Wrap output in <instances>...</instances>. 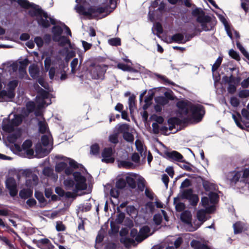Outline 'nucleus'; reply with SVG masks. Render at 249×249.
Instances as JSON below:
<instances>
[{
  "label": "nucleus",
  "mask_w": 249,
  "mask_h": 249,
  "mask_svg": "<svg viewBox=\"0 0 249 249\" xmlns=\"http://www.w3.org/2000/svg\"><path fill=\"white\" fill-rule=\"evenodd\" d=\"M53 33V40L54 41H58V38H59L63 33L62 28L58 25L54 26L52 28Z\"/></svg>",
  "instance_id": "obj_16"
},
{
  "label": "nucleus",
  "mask_w": 249,
  "mask_h": 249,
  "mask_svg": "<svg viewBox=\"0 0 249 249\" xmlns=\"http://www.w3.org/2000/svg\"><path fill=\"white\" fill-rule=\"evenodd\" d=\"M234 234H239L243 231V227L240 222H236L233 225Z\"/></svg>",
  "instance_id": "obj_31"
},
{
  "label": "nucleus",
  "mask_w": 249,
  "mask_h": 249,
  "mask_svg": "<svg viewBox=\"0 0 249 249\" xmlns=\"http://www.w3.org/2000/svg\"><path fill=\"white\" fill-rule=\"evenodd\" d=\"M18 81L17 80H13L12 81H10L8 84V86L9 87V90L10 91H12L13 92H14V90L16 87L18 86Z\"/></svg>",
  "instance_id": "obj_42"
},
{
  "label": "nucleus",
  "mask_w": 249,
  "mask_h": 249,
  "mask_svg": "<svg viewBox=\"0 0 249 249\" xmlns=\"http://www.w3.org/2000/svg\"><path fill=\"white\" fill-rule=\"evenodd\" d=\"M177 107H178L180 114L187 115L188 114L190 106H188V102L183 101H178L177 103Z\"/></svg>",
  "instance_id": "obj_10"
},
{
  "label": "nucleus",
  "mask_w": 249,
  "mask_h": 249,
  "mask_svg": "<svg viewBox=\"0 0 249 249\" xmlns=\"http://www.w3.org/2000/svg\"><path fill=\"white\" fill-rule=\"evenodd\" d=\"M193 191L192 189H189L183 190L182 192V194L181 195V198L182 199H188L193 196Z\"/></svg>",
  "instance_id": "obj_26"
},
{
  "label": "nucleus",
  "mask_w": 249,
  "mask_h": 249,
  "mask_svg": "<svg viewBox=\"0 0 249 249\" xmlns=\"http://www.w3.org/2000/svg\"><path fill=\"white\" fill-rule=\"evenodd\" d=\"M85 7L82 5L77 7V12L85 16L91 17L92 18H97L99 15L106 12L107 10V7L90 6L88 8L87 11H85Z\"/></svg>",
  "instance_id": "obj_2"
},
{
  "label": "nucleus",
  "mask_w": 249,
  "mask_h": 249,
  "mask_svg": "<svg viewBox=\"0 0 249 249\" xmlns=\"http://www.w3.org/2000/svg\"><path fill=\"white\" fill-rule=\"evenodd\" d=\"M222 57L219 56L216 60L215 61V63L213 64V65L212 66V71L213 72L215 71H216L218 68L220 67L222 61Z\"/></svg>",
  "instance_id": "obj_41"
},
{
  "label": "nucleus",
  "mask_w": 249,
  "mask_h": 249,
  "mask_svg": "<svg viewBox=\"0 0 249 249\" xmlns=\"http://www.w3.org/2000/svg\"><path fill=\"white\" fill-rule=\"evenodd\" d=\"M38 130L40 133L42 134L45 133L47 131V124L45 122L41 121H39L38 123Z\"/></svg>",
  "instance_id": "obj_39"
},
{
  "label": "nucleus",
  "mask_w": 249,
  "mask_h": 249,
  "mask_svg": "<svg viewBox=\"0 0 249 249\" xmlns=\"http://www.w3.org/2000/svg\"><path fill=\"white\" fill-rule=\"evenodd\" d=\"M118 166L119 167L129 169L133 166V163L129 161L120 160L118 163Z\"/></svg>",
  "instance_id": "obj_33"
},
{
  "label": "nucleus",
  "mask_w": 249,
  "mask_h": 249,
  "mask_svg": "<svg viewBox=\"0 0 249 249\" xmlns=\"http://www.w3.org/2000/svg\"><path fill=\"white\" fill-rule=\"evenodd\" d=\"M73 176L76 184L75 188L73 189L74 193H77L80 190H85L87 188L86 183V178L81 175L79 172H74L73 173Z\"/></svg>",
  "instance_id": "obj_5"
},
{
  "label": "nucleus",
  "mask_w": 249,
  "mask_h": 249,
  "mask_svg": "<svg viewBox=\"0 0 249 249\" xmlns=\"http://www.w3.org/2000/svg\"><path fill=\"white\" fill-rule=\"evenodd\" d=\"M5 185L9 191L10 195L14 197L18 194V189L16 180L12 177H9L6 180Z\"/></svg>",
  "instance_id": "obj_8"
},
{
  "label": "nucleus",
  "mask_w": 249,
  "mask_h": 249,
  "mask_svg": "<svg viewBox=\"0 0 249 249\" xmlns=\"http://www.w3.org/2000/svg\"><path fill=\"white\" fill-rule=\"evenodd\" d=\"M2 128L6 132L11 133L14 131V127L12 124L10 119L4 118L2 124Z\"/></svg>",
  "instance_id": "obj_11"
},
{
  "label": "nucleus",
  "mask_w": 249,
  "mask_h": 249,
  "mask_svg": "<svg viewBox=\"0 0 249 249\" xmlns=\"http://www.w3.org/2000/svg\"><path fill=\"white\" fill-rule=\"evenodd\" d=\"M112 153L113 151L111 147L105 148L102 152V156L103 158L102 159V161L107 163H113L115 160L111 157Z\"/></svg>",
  "instance_id": "obj_9"
},
{
  "label": "nucleus",
  "mask_w": 249,
  "mask_h": 249,
  "mask_svg": "<svg viewBox=\"0 0 249 249\" xmlns=\"http://www.w3.org/2000/svg\"><path fill=\"white\" fill-rule=\"evenodd\" d=\"M31 8L28 11L29 15L31 17H36L38 24L43 28H47L50 27V24L48 19V15L39 5L32 3Z\"/></svg>",
  "instance_id": "obj_1"
},
{
  "label": "nucleus",
  "mask_w": 249,
  "mask_h": 249,
  "mask_svg": "<svg viewBox=\"0 0 249 249\" xmlns=\"http://www.w3.org/2000/svg\"><path fill=\"white\" fill-rule=\"evenodd\" d=\"M19 78L21 79H23L25 76H27L26 69L19 67L18 68Z\"/></svg>",
  "instance_id": "obj_60"
},
{
  "label": "nucleus",
  "mask_w": 249,
  "mask_h": 249,
  "mask_svg": "<svg viewBox=\"0 0 249 249\" xmlns=\"http://www.w3.org/2000/svg\"><path fill=\"white\" fill-rule=\"evenodd\" d=\"M37 97L43 100L47 99L49 97V92L43 89L40 88L37 91Z\"/></svg>",
  "instance_id": "obj_25"
},
{
  "label": "nucleus",
  "mask_w": 249,
  "mask_h": 249,
  "mask_svg": "<svg viewBox=\"0 0 249 249\" xmlns=\"http://www.w3.org/2000/svg\"><path fill=\"white\" fill-rule=\"evenodd\" d=\"M35 196L40 204L45 205L47 203V200L45 198L42 192L36 191L35 193Z\"/></svg>",
  "instance_id": "obj_22"
},
{
  "label": "nucleus",
  "mask_w": 249,
  "mask_h": 249,
  "mask_svg": "<svg viewBox=\"0 0 249 249\" xmlns=\"http://www.w3.org/2000/svg\"><path fill=\"white\" fill-rule=\"evenodd\" d=\"M209 199L212 204H215L218 200L219 196L216 193L210 192L209 194Z\"/></svg>",
  "instance_id": "obj_30"
},
{
  "label": "nucleus",
  "mask_w": 249,
  "mask_h": 249,
  "mask_svg": "<svg viewBox=\"0 0 249 249\" xmlns=\"http://www.w3.org/2000/svg\"><path fill=\"white\" fill-rule=\"evenodd\" d=\"M29 72L33 79L39 77L40 71L37 65L35 64L31 65L29 67Z\"/></svg>",
  "instance_id": "obj_12"
},
{
  "label": "nucleus",
  "mask_w": 249,
  "mask_h": 249,
  "mask_svg": "<svg viewBox=\"0 0 249 249\" xmlns=\"http://www.w3.org/2000/svg\"><path fill=\"white\" fill-rule=\"evenodd\" d=\"M125 213H118L116 215V218L115 220V222L117 224H121L124 218H125Z\"/></svg>",
  "instance_id": "obj_44"
},
{
  "label": "nucleus",
  "mask_w": 249,
  "mask_h": 249,
  "mask_svg": "<svg viewBox=\"0 0 249 249\" xmlns=\"http://www.w3.org/2000/svg\"><path fill=\"white\" fill-rule=\"evenodd\" d=\"M100 147L98 143H95L90 146V154L94 156H97L99 154Z\"/></svg>",
  "instance_id": "obj_28"
},
{
  "label": "nucleus",
  "mask_w": 249,
  "mask_h": 249,
  "mask_svg": "<svg viewBox=\"0 0 249 249\" xmlns=\"http://www.w3.org/2000/svg\"><path fill=\"white\" fill-rule=\"evenodd\" d=\"M64 184L67 189H71L75 185L74 181L71 179L64 180Z\"/></svg>",
  "instance_id": "obj_49"
},
{
  "label": "nucleus",
  "mask_w": 249,
  "mask_h": 249,
  "mask_svg": "<svg viewBox=\"0 0 249 249\" xmlns=\"http://www.w3.org/2000/svg\"><path fill=\"white\" fill-rule=\"evenodd\" d=\"M241 173L239 172H232L229 173L228 175V178L231 183L235 184L239 181L241 177Z\"/></svg>",
  "instance_id": "obj_18"
},
{
  "label": "nucleus",
  "mask_w": 249,
  "mask_h": 249,
  "mask_svg": "<svg viewBox=\"0 0 249 249\" xmlns=\"http://www.w3.org/2000/svg\"><path fill=\"white\" fill-rule=\"evenodd\" d=\"M33 189L31 188L22 189L19 192V196L21 199H26L33 195Z\"/></svg>",
  "instance_id": "obj_19"
},
{
  "label": "nucleus",
  "mask_w": 249,
  "mask_h": 249,
  "mask_svg": "<svg viewBox=\"0 0 249 249\" xmlns=\"http://www.w3.org/2000/svg\"><path fill=\"white\" fill-rule=\"evenodd\" d=\"M181 220L188 225H192V213L189 211H185L182 213L180 215Z\"/></svg>",
  "instance_id": "obj_13"
},
{
  "label": "nucleus",
  "mask_w": 249,
  "mask_h": 249,
  "mask_svg": "<svg viewBox=\"0 0 249 249\" xmlns=\"http://www.w3.org/2000/svg\"><path fill=\"white\" fill-rule=\"evenodd\" d=\"M212 18L207 15H201L196 18V21L201 24L202 30L205 31H209L212 30L213 25L211 23Z\"/></svg>",
  "instance_id": "obj_6"
},
{
  "label": "nucleus",
  "mask_w": 249,
  "mask_h": 249,
  "mask_svg": "<svg viewBox=\"0 0 249 249\" xmlns=\"http://www.w3.org/2000/svg\"><path fill=\"white\" fill-rule=\"evenodd\" d=\"M163 158L168 160H173L178 162H181L183 163H186L188 164L191 165V163L185 160H183V157L179 152L176 151H172L169 152L168 151H165L164 152V155L160 154Z\"/></svg>",
  "instance_id": "obj_7"
},
{
  "label": "nucleus",
  "mask_w": 249,
  "mask_h": 249,
  "mask_svg": "<svg viewBox=\"0 0 249 249\" xmlns=\"http://www.w3.org/2000/svg\"><path fill=\"white\" fill-rule=\"evenodd\" d=\"M229 54L231 57L237 61H239L240 60L239 54L237 53V52L235 51L233 49H231L229 51Z\"/></svg>",
  "instance_id": "obj_50"
},
{
  "label": "nucleus",
  "mask_w": 249,
  "mask_h": 249,
  "mask_svg": "<svg viewBox=\"0 0 249 249\" xmlns=\"http://www.w3.org/2000/svg\"><path fill=\"white\" fill-rule=\"evenodd\" d=\"M52 60L50 57H47L44 60V68L46 71H48L51 68Z\"/></svg>",
  "instance_id": "obj_59"
},
{
  "label": "nucleus",
  "mask_w": 249,
  "mask_h": 249,
  "mask_svg": "<svg viewBox=\"0 0 249 249\" xmlns=\"http://www.w3.org/2000/svg\"><path fill=\"white\" fill-rule=\"evenodd\" d=\"M67 166V164L65 162H60L55 166V171L58 173H60L65 170Z\"/></svg>",
  "instance_id": "obj_32"
},
{
  "label": "nucleus",
  "mask_w": 249,
  "mask_h": 249,
  "mask_svg": "<svg viewBox=\"0 0 249 249\" xmlns=\"http://www.w3.org/2000/svg\"><path fill=\"white\" fill-rule=\"evenodd\" d=\"M15 96V92L8 90L6 91L4 89L1 90L0 92V99L6 101L7 99H12Z\"/></svg>",
  "instance_id": "obj_14"
},
{
  "label": "nucleus",
  "mask_w": 249,
  "mask_h": 249,
  "mask_svg": "<svg viewBox=\"0 0 249 249\" xmlns=\"http://www.w3.org/2000/svg\"><path fill=\"white\" fill-rule=\"evenodd\" d=\"M189 109L192 113V118L196 123L200 122L205 113L204 107L200 104H191Z\"/></svg>",
  "instance_id": "obj_3"
},
{
  "label": "nucleus",
  "mask_w": 249,
  "mask_h": 249,
  "mask_svg": "<svg viewBox=\"0 0 249 249\" xmlns=\"http://www.w3.org/2000/svg\"><path fill=\"white\" fill-rule=\"evenodd\" d=\"M236 46L237 48L241 52L244 56H245L246 58L249 61V53L243 47L242 44L238 41L236 42Z\"/></svg>",
  "instance_id": "obj_35"
},
{
  "label": "nucleus",
  "mask_w": 249,
  "mask_h": 249,
  "mask_svg": "<svg viewBox=\"0 0 249 249\" xmlns=\"http://www.w3.org/2000/svg\"><path fill=\"white\" fill-rule=\"evenodd\" d=\"M162 220V216L160 213L155 214L153 216V221L157 225H160L161 223Z\"/></svg>",
  "instance_id": "obj_56"
},
{
  "label": "nucleus",
  "mask_w": 249,
  "mask_h": 249,
  "mask_svg": "<svg viewBox=\"0 0 249 249\" xmlns=\"http://www.w3.org/2000/svg\"><path fill=\"white\" fill-rule=\"evenodd\" d=\"M236 86L232 84H229V86L227 88V91L229 93L232 94H234L236 91Z\"/></svg>",
  "instance_id": "obj_61"
},
{
  "label": "nucleus",
  "mask_w": 249,
  "mask_h": 249,
  "mask_svg": "<svg viewBox=\"0 0 249 249\" xmlns=\"http://www.w3.org/2000/svg\"><path fill=\"white\" fill-rule=\"evenodd\" d=\"M35 107H36V105L34 102L29 101L27 103L26 108H27V110L29 112H33L35 109Z\"/></svg>",
  "instance_id": "obj_57"
},
{
  "label": "nucleus",
  "mask_w": 249,
  "mask_h": 249,
  "mask_svg": "<svg viewBox=\"0 0 249 249\" xmlns=\"http://www.w3.org/2000/svg\"><path fill=\"white\" fill-rule=\"evenodd\" d=\"M243 181L249 183V169H246L243 173Z\"/></svg>",
  "instance_id": "obj_64"
},
{
  "label": "nucleus",
  "mask_w": 249,
  "mask_h": 249,
  "mask_svg": "<svg viewBox=\"0 0 249 249\" xmlns=\"http://www.w3.org/2000/svg\"><path fill=\"white\" fill-rule=\"evenodd\" d=\"M199 198L196 195L193 194V196L189 199V202L192 206H196L198 203Z\"/></svg>",
  "instance_id": "obj_51"
},
{
  "label": "nucleus",
  "mask_w": 249,
  "mask_h": 249,
  "mask_svg": "<svg viewBox=\"0 0 249 249\" xmlns=\"http://www.w3.org/2000/svg\"><path fill=\"white\" fill-rule=\"evenodd\" d=\"M58 41H54V42H58L59 46L63 47L67 44H71L70 40L64 36H61L58 38Z\"/></svg>",
  "instance_id": "obj_23"
},
{
  "label": "nucleus",
  "mask_w": 249,
  "mask_h": 249,
  "mask_svg": "<svg viewBox=\"0 0 249 249\" xmlns=\"http://www.w3.org/2000/svg\"><path fill=\"white\" fill-rule=\"evenodd\" d=\"M156 102L160 105H165L168 103V100L163 96H159L155 98Z\"/></svg>",
  "instance_id": "obj_48"
},
{
  "label": "nucleus",
  "mask_w": 249,
  "mask_h": 249,
  "mask_svg": "<svg viewBox=\"0 0 249 249\" xmlns=\"http://www.w3.org/2000/svg\"><path fill=\"white\" fill-rule=\"evenodd\" d=\"M135 96L134 95H132L129 97L128 99V105H129V108L130 111V113H132V108L135 107Z\"/></svg>",
  "instance_id": "obj_53"
},
{
  "label": "nucleus",
  "mask_w": 249,
  "mask_h": 249,
  "mask_svg": "<svg viewBox=\"0 0 249 249\" xmlns=\"http://www.w3.org/2000/svg\"><path fill=\"white\" fill-rule=\"evenodd\" d=\"M36 151L37 154L40 155L41 157H44L50 152V150H48L46 148L43 147L41 144L36 146Z\"/></svg>",
  "instance_id": "obj_20"
},
{
  "label": "nucleus",
  "mask_w": 249,
  "mask_h": 249,
  "mask_svg": "<svg viewBox=\"0 0 249 249\" xmlns=\"http://www.w3.org/2000/svg\"><path fill=\"white\" fill-rule=\"evenodd\" d=\"M126 186V181L123 178L119 179L116 183V187L118 189H122Z\"/></svg>",
  "instance_id": "obj_43"
},
{
  "label": "nucleus",
  "mask_w": 249,
  "mask_h": 249,
  "mask_svg": "<svg viewBox=\"0 0 249 249\" xmlns=\"http://www.w3.org/2000/svg\"><path fill=\"white\" fill-rule=\"evenodd\" d=\"M173 41L178 43H181L184 39V36L182 34L177 33L174 35L171 38Z\"/></svg>",
  "instance_id": "obj_38"
},
{
  "label": "nucleus",
  "mask_w": 249,
  "mask_h": 249,
  "mask_svg": "<svg viewBox=\"0 0 249 249\" xmlns=\"http://www.w3.org/2000/svg\"><path fill=\"white\" fill-rule=\"evenodd\" d=\"M118 133L112 134L109 136V141L113 144H117L118 143Z\"/></svg>",
  "instance_id": "obj_46"
},
{
  "label": "nucleus",
  "mask_w": 249,
  "mask_h": 249,
  "mask_svg": "<svg viewBox=\"0 0 249 249\" xmlns=\"http://www.w3.org/2000/svg\"><path fill=\"white\" fill-rule=\"evenodd\" d=\"M125 180L126 184L127 183L130 188L135 189L136 187L135 180L133 178L130 176H126Z\"/></svg>",
  "instance_id": "obj_29"
},
{
  "label": "nucleus",
  "mask_w": 249,
  "mask_h": 249,
  "mask_svg": "<svg viewBox=\"0 0 249 249\" xmlns=\"http://www.w3.org/2000/svg\"><path fill=\"white\" fill-rule=\"evenodd\" d=\"M192 185L191 180L186 178L181 184L180 189L182 190L184 188L189 187Z\"/></svg>",
  "instance_id": "obj_55"
},
{
  "label": "nucleus",
  "mask_w": 249,
  "mask_h": 249,
  "mask_svg": "<svg viewBox=\"0 0 249 249\" xmlns=\"http://www.w3.org/2000/svg\"><path fill=\"white\" fill-rule=\"evenodd\" d=\"M10 121L11 122L12 124H13L14 127H15V126H18L19 125L21 124L22 122V119L20 116L18 115H15L14 118L10 120Z\"/></svg>",
  "instance_id": "obj_27"
},
{
  "label": "nucleus",
  "mask_w": 249,
  "mask_h": 249,
  "mask_svg": "<svg viewBox=\"0 0 249 249\" xmlns=\"http://www.w3.org/2000/svg\"><path fill=\"white\" fill-rule=\"evenodd\" d=\"M201 178L202 179V183L203 187L206 191L212 192V191H214L216 190L217 186L215 184L211 183L208 180H206Z\"/></svg>",
  "instance_id": "obj_17"
},
{
  "label": "nucleus",
  "mask_w": 249,
  "mask_h": 249,
  "mask_svg": "<svg viewBox=\"0 0 249 249\" xmlns=\"http://www.w3.org/2000/svg\"><path fill=\"white\" fill-rule=\"evenodd\" d=\"M197 218L201 222H204L206 220V213L204 211L199 210L197 212Z\"/></svg>",
  "instance_id": "obj_45"
},
{
  "label": "nucleus",
  "mask_w": 249,
  "mask_h": 249,
  "mask_svg": "<svg viewBox=\"0 0 249 249\" xmlns=\"http://www.w3.org/2000/svg\"><path fill=\"white\" fill-rule=\"evenodd\" d=\"M90 66L92 67L90 70V73L93 79H103L104 78L107 68V65L104 64L96 65L94 63H92Z\"/></svg>",
  "instance_id": "obj_4"
},
{
  "label": "nucleus",
  "mask_w": 249,
  "mask_h": 249,
  "mask_svg": "<svg viewBox=\"0 0 249 249\" xmlns=\"http://www.w3.org/2000/svg\"><path fill=\"white\" fill-rule=\"evenodd\" d=\"M237 96L240 98L249 97V89H243L240 90L238 93Z\"/></svg>",
  "instance_id": "obj_54"
},
{
  "label": "nucleus",
  "mask_w": 249,
  "mask_h": 249,
  "mask_svg": "<svg viewBox=\"0 0 249 249\" xmlns=\"http://www.w3.org/2000/svg\"><path fill=\"white\" fill-rule=\"evenodd\" d=\"M124 139L127 142L133 143L134 140V136L128 131L123 134Z\"/></svg>",
  "instance_id": "obj_37"
},
{
  "label": "nucleus",
  "mask_w": 249,
  "mask_h": 249,
  "mask_svg": "<svg viewBox=\"0 0 249 249\" xmlns=\"http://www.w3.org/2000/svg\"><path fill=\"white\" fill-rule=\"evenodd\" d=\"M130 234L132 238H135V240L139 243L142 242L147 237L146 236L140 234V233H138L137 230L135 228L131 229Z\"/></svg>",
  "instance_id": "obj_15"
},
{
  "label": "nucleus",
  "mask_w": 249,
  "mask_h": 249,
  "mask_svg": "<svg viewBox=\"0 0 249 249\" xmlns=\"http://www.w3.org/2000/svg\"><path fill=\"white\" fill-rule=\"evenodd\" d=\"M129 130V125L127 124H122L118 125V133H123V134H124L125 132H127Z\"/></svg>",
  "instance_id": "obj_24"
},
{
  "label": "nucleus",
  "mask_w": 249,
  "mask_h": 249,
  "mask_svg": "<svg viewBox=\"0 0 249 249\" xmlns=\"http://www.w3.org/2000/svg\"><path fill=\"white\" fill-rule=\"evenodd\" d=\"M20 135L18 133H12L7 137V141L9 143H14L16 142Z\"/></svg>",
  "instance_id": "obj_36"
},
{
  "label": "nucleus",
  "mask_w": 249,
  "mask_h": 249,
  "mask_svg": "<svg viewBox=\"0 0 249 249\" xmlns=\"http://www.w3.org/2000/svg\"><path fill=\"white\" fill-rule=\"evenodd\" d=\"M230 103L233 107H237L240 104V101L235 97L231 98Z\"/></svg>",
  "instance_id": "obj_63"
},
{
  "label": "nucleus",
  "mask_w": 249,
  "mask_h": 249,
  "mask_svg": "<svg viewBox=\"0 0 249 249\" xmlns=\"http://www.w3.org/2000/svg\"><path fill=\"white\" fill-rule=\"evenodd\" d=\"M66 229L65 225L61 221H58L56 222V230L58 231H63Z\"/></svg>",
  "instance_id": "obj_62"
},
{
  "label": "nucleus",
  "mask_w": 249,
  "mask_h": 249,
  "mask_svg": "<svg viewBox=\"0 0 249 249\" xmlns=\"http://www.w3.org/2000/svg\"><path fill=\"white\" fill-rule=\"evenodd\" d=\"M191 246L195 249H207L208 248L206 245L200 241L193 240L191 242Z\"/></svg>",
  "instance_id": "obj_21"
},
{
  "label": "nucleus",
  "mask_w": 249,
  "mask_h": 249,
  "mask_svg": "<svg viewBox=\"0 0 249 249\" xmlns=\"http://www.w3.org/2000/svg\"><path fill=\"white\" fill-rule=\"evenodd\" d=\"M37 82L45 89L48 90L49 89L50 87L48 83L42 77H38Z\"/></svg>",
  "instance_id": "obj_47"
},
{
  "label": "nucleus",
  "mask_w": 249,
  "mask_h": 249,
  "mask_svg": "<svg viewBox=\"0 0 249 249\" xmlns=\"http://www.w3.org/2000/svg\"><path fill=\"white\" fill-rule=\"evenodd\" d=\"M32 146V142L30 140H26L22 144V148L25 151L26 149L30 148Z\"/></svg>",
  "instance_id": "obj_58"
},
{
  "label": "nucleus",
  "mask_w": 249,
  "mask_h": 249,
  "mask_svg": "<svg viewBox=\"0 0 249 249\" xmlns=\"http://www.w3.org/2000/svg\"><path fill=\"white\" fill-rule=\"evenodd\" d=\"M69 160V164L70 167L74 169H78L79 167H82L83 168V166L81 164H78L77 162H76L74 160L68 158Z\"/></svg>",
  "instance_id": "obj_52"
},
{
  "label": "nucleus",
  "mask_w": 249,
  "mask_h": 249,
  "mask_svg": "<svg viewBox=\"0 0 249 249\" xmlns=\"http://www.w3.org/2000/svg\"><path fill=\"white\" fill-rule=\"evenodd\" d=\"M167 123L169 125H173L175 126L176 125H180V119L178 117H173L168 119Z\"/></svg>",
  "instance_id": "obj_34"
},
{
  "label": "nucleus",
  "mask_w": 249,
  "mask_h": 249,
  "mask_svg": "<svg viewBox=\"0 0 249 249\" xmlns=\"http://www.w3.org/2000/svg\"><path fill=\"white\" fill-rule=\"evenodd\" d=\"M108 43L113 46H118L121 45V39L118 37L112 38L108 40Z\"/></svg>",
  "instance_id": "obj_40"
}]
</instances>
